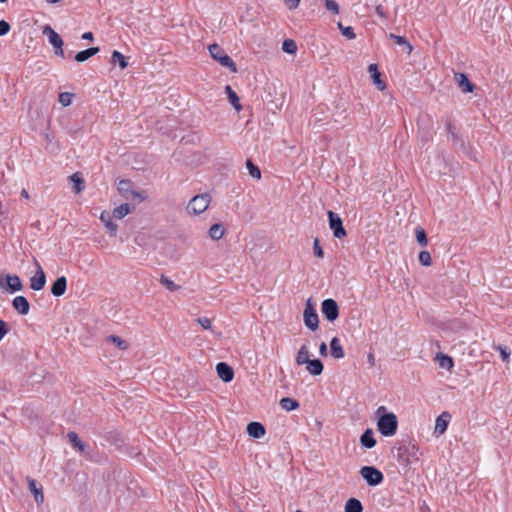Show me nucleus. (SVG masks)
I'll list each match as a JSON object with an SVG mask.
<instances>
[{
	"instance_id": "obj_28",
	"label": "nucleus",
	"mask_w": 512,
	"mask_h": 512,
	"mask_svg": "<svg viewBox=\"0 0 512 512\" xmlns=\"http://www.w3.org/2000/svg\"><path fill=\"white\" fill-rule=\"evenodd\" d=\"M225 90H226L229 102L233 105V107L237 111H240L242 109V106L240 104V100H239V97L236 94V92L229 85H227L225 87Z\"/></svg>"
},
{
	"instance_id": "obj_19",
	"label": "nucleus",
	"mask_w": 512,
	"mask_h": 512,
	"mask_svg": "<svg viewBox=\"0 0 512 512\" xmlns=\"http://www.w3.org/2000/svg\"><path fill=\"white\" fill-rule=\"evenodd\" d=\"M368 72L370 73V76L373 80V83L378 87L380 90H384L386 85L385 83L380 79V72L378 71V67L376 64H370L368 67Z\"/></svg>"
},
{
	"instance_id": "obj_29",
	"label": "nucleus",
	"mask_w": 512,
	"mask_h": 512,
	"mask_svg": "<svg viewBox=\"0 0 512 512\" xmlns=\"http://www.w3.org/2000/svg\"><path fill=\"white\" fill-rule=\"evenodd\" d=\"M309 360H310V353H309L308 347L306 345H302L297 353L296 363L298 365H304V364H307V362Z\"/></svg>"
},
{
	"instance_id": "obj_6",
	"label": "nucleus",
	"mask_w": 512,
	"mask_h": 512,
	"mask_svg": "<svg viewBox=\"0 0 512 512\" xmlns=\"http://www.w3.org/2000/svg\"><path fill=\"white\" fill-rule=\"evenodd\" d=\"M329 227L335 238H343L347 235L340 216L333 211H328Z\"/></svg>"
},
{
	"instance_id": "obj_54",
	"label": "nucleus",
	"mask_w": 512,
	"mask_h": 512,
	"mask_svg": "<svg viewBox=\"0 0 512 512\" xmlns=\"http://www.w3.org/2000/svg\"><path fill=\"white\" fill-rule=\"evenodd\" d=\"M447 131L448 133L451 135H454L456 132V128L451 124V123H448L447 124Z\"/></svg>"
},
{
	"instance_id": "obj_5",
	"label": "nucleus",
	"mask_w": 512,
	"mask_h": 512,
	"mask_svg": "<svg viewBox=\"0 0 512 512\" xmlns=\"http://www.w3.org/2000/svg\"><path fill=\"white\" fill-rule=\"evenodd\" d=\"M359 473L370 486H377L384 479L382 472L373 466H363Z\"/></svg>"
},
{
	"instance_id": "obj_12",
	"label": "nucleus",
	"mask_w": 512,
	"mask_h": 512,
	"mask_svg": "<svg viewBox=\"0 0 512 512\" xmlns=\"http://www.w3.org/2000/svg\"><path fill=\"white\" fill-rule=\"evenodd\" d=\"M451 415L448 412H443L436 418L434 434L440 436L445 433L447 430L448 424L450 422Z\"/></svg>"
},
{
	"instance_id": "obj_9",
	"label": "nucleus",
	"mask_w": 512,
	"mask_h": 512,
	"mask_svg": "<svg viewBox=\"0 0 512 512\" xmlns=\"http://www.w3.org/2000/svg\"><path fill=\"white\" fill-rule=\"evenodd\" d=\"M35 266L36 273L30 278V288L39 291L43 289L46 284V275L38 261H35Z\"/></svg>"
},
{
	"instance_id": "obj_26",
	"label": "nucleus",
	"mask_w": 512,
	"mask_h": 512,
	"mask_svg": "<svg viewBox=\"0 0 512 512\" xmlns=\"http://www.w3.org/2000/svg\"><path fill=\"white\" fill-rule=\"evenodd\" d=\"M99 52L98 47H91L86 50L80 51L75 55V60L77 62H84L88 60L90 57L96 55Z\"/></svg>"
},
{
	"instance_id": "obj_34",
	"label": "nucleus",
	"mask_w": 512,
	"mask_h": 512,
	"mask_svg": "<svg viewBox=\"0 0 512 512\" xmlns=\"http://www.w3.org/2000/svg\"><path fill=\"white\" fill-rule=\"evenodd\" d=\"M129 204H121L113 210V216L117 219H122L130 213Z\"/></svg>"
},
{
	"instance_id": "obj_47",
	"label": "nucleus",
	"mask_w": 512,
	"mask_h": 512,
	"mask_svg": "<svg viewBox=\"0 0 512 512\" xmlns=\"http://www.w3.org/2000/svg\"><path fill=\"white\" fill-rule=\"evenodd\" d=\"M197 322L204 328V329H211V320L207 317H201L197 319Z\"/></svg>"
},
{
	"instance_id": "obj_59",
	"label": "nucleus",
	"mask_w": 512,
	"mask_h": 512,
	"mask_svg": "<svg viewBox=\"0 0 512 512\" xmlns=\"http://www.w3.org/2000/svg\"><path fill=\"white\" fill-rule=\"evenodd\" d=\"M0 286L3 287V279L1 276H0Z\"/></svg>"
},
{
	"instance_id": "obj_52",
	"label": "nucleus",
	"mask_w": 512,
	"mask_h": 512,
	"mask_svg": "<svg viewBox=\"0 0 512 512\" xmlns=\"http://www.w3.org/2000/svg\"><path fill=\"white\" fill-rule=\"evenodd\" d=\"M500 354H501V358L504 360V361H507L509 359V356H510V353L507 352V349L506 348H500Z\"/></svg>"
},
{
	"instance_id": "obj_55",
	"label": "nucleus",
	"mask_w": 512,
	"mask_h": 512,
	"mask_svg": "<svg viewBox=\"0 0 512 512\" xmlns=\"http://www.w3.org/2000/svg\"><path fill=\"white\" fill-rule=\"evenodd\" d=\"M82 39L84 40H93V33L92 32H85L84 34H82Z\"/></svg>"
},
{
	"instance_id": "obj_36",
	"label": "nucleus",
	"mask_w": 512,
	"mask_h": 512,
	"mask_svg": "<svg viewBox=\"0 0 512 512\" xmlns=\"http://www.w3.org/2000/svg\"><path fill=\"white\" fill-rule=\"evenodd\" d=\"M246 166H247V169L249 171V174L251 175V177L259 180L261 179V171L260 169L253 164V162L251 160H247L246 161Z\"/></svg>"
},
{
	"instance_id": "obj_1",
	"label": "nucleus",
	"mask_w": 512,
	"mask_h": 512,
	"mask_svg": "<svg viewBox=\"0 0 512 512\" xmlns=\"http://www.w3.org/2000/svg\"><path fill=\"white\" fill-rule=\"evenodd\" d=\"M376 413L379 416L377 421L378 431L385 437L394 436L398 428L397 416L392 412L387 413L384 406H380Z\"/></svg>"
},
{
	"instance_id": "obj_22",
	"label": "nucleus",
	"mask_w": 512,
	"mask_h": 512,
	"mask_svg": "<svg viewBox=\"0 0 512 512\" xmlns=\"http://www.w3.org/2000/svg\"><path fill=\"white\" fill-rule=\"evenodd\" d=\"M307 371L313 375V376H318L320 375L322 372H323V364L322 362L319 360V359H313V360H309L307 362Z\"/></svg>"
},
{
	"instance_id": "obj_17",
	"label": "nucleus",
	"mask_w": 512,
	"mask_h": 512,
	"mask_svg": "<svg viewBox=\"0 0 512 512\" xmlns=\"http://www.w3.org/2000/svg\"><path fill=\"white\" fill-rule=\"evenodd\" d=\"M360 444L371 449L376 445V439L374 438V432L371 428L366 429L360 437Z\"/></svg>"
},
{
	"instance_id": "obj_50",
	"label": "nucleus",
	"mask_w": 512,
	"mask_h": 512,
	"mask_svg": "<svg viewBox=\"0 0 512 512\" xmlns=\"http://www.w3.org/2000/svg\"><path fill=\"white\" fill-rule=\"evenodd\" d=\"M285 2L290 9H295L296 7H298L300 0H285Z\"/></svg>"
},
{
	"instance_id": "obj_13",
	"label": "nucleus",
	"mask_w": 512,
	"mask_h": 512,
	"mask_svg": "<svg viewBox=\"0 0 512 512\" xmlns=\"http://www.w3.org/2000/svg\"><path fill=\"white\" fill-rule=\"evenodd\" d=\"M216 371L221 380L224 382H231L234 378V371L227 363L219 362L216 365Z\"/></svg>"
},
{
	"instance_id": "obj_42",
	"label": "nucleus",
	"mask_w": 512,
	"mask_h": 512,
	"mask_svg": "<svg viewBox=\"0 0 512 512\" xmlns=\"http://www.w3.org/2000/svg\"><path fill=\"white\" fill-rule=\"evenodd\" d=\"M419 261L424 266H430L432 264L431 255L428 251L424 250L419 253Z\"/></svg>"
},
{
	"instance_id": "obj_43",
	"label": "nucleus",
	"mask_w": 512,
	"mask_h": 512,
	"mask_svg": "<svg viewBox=\"0 0 512 512\" xmlns=\"http://www.w3.org/2000/svg\"><path fill=\"white\" fill-rule=\"evenodd\" d=\"M73 94L63 92L59 95V102L64 106H69L72 102Z\"/></svg>"
},
{
	"instance_id": "obj_57",
	"label": "nucleus",
	"mask_w": 512,
	"mask_h": 512,
	"mask_svg": "<svg viewBox=\"0 0 512 512\" xmlns=\"http://www.w3.org/2000/svg\"><path fill=\"white\" fill-rule=\"evenodd\" d=\"M21 196H22V197H24V198H28V197H29V195H28L27 190L23 189V190L21 191Z\"/></svg>"
},
{
	"instance_id": "obj_58",
	"label": "nucleus",
	"mask_w": 512,
	"mask_h": 512,
	"mask_svg": "<svg viewBox=\"0 0 512 512\" xmlns=\"http://www.w3.org/2000/svg\"><path fill=\"white\" fill-rule=\"evenodd\" d=\"M48 3H52V4H55V3H58L60 0H46Z\"/></svg>"
},
{
	"instance_id": "obj_18",
	"label": "nucleus",
	"mask_w": 512,
	"mask_h": 512,
	"mask_svg": "<svg viewBox=\"0 0 512 512\" xmlns=\"http://www.w3.org/2000/svg\"><path fill=\"white\" fill-rule=\"evenodd\" d=\"M67 437L73 446L74 449L79 451L80 453L86 452V444L79 438L78 434L76 432H69L67 434Z\"/></svg>"
},
{
	"instance_id": "obj_10",
	"label": "nucleus",
	"mask_w": 512,
	"mask_h": 512,
	"mask_svg": "<svg viewBox=\"0 0 512 512\" xmlns=\"http://www.w3.org/2000/svg\"><path fill=\"white\" fill-rule=\"evenodd\" d=\"M130 182L127 180H121L119 182L118 190L122 193L126 198H138L139 201L145 200L146 196L140 192L132 190L130 187Z\"/></svg>"
},
{
	"instance_id": "obj_23",
	"label": "nucleus",
	"mask_w": 512,
	"mask_h": 512,
	"mask_svg": "<svg viewBox=\"0 0 512 512\" xmlns=\"http://www.w3.org/2000/svg\"><path fill=\"white\" fill-rule=\"evenodd\" d=\"M330 349L332 356L336 359H341L345 356L340 340L337 337L332 338L330 342Z\"/></svg>"
},
{
	"instance_id": "obj_61",
	"label": "nucleus",
	"mask_w": 512,
	"mask_h": 512,
	"mask_svg": "<svg viewBox=\"0 0 512 512\" xmlns=\"http://www.w3.org/2000/svg\"><path fill=\"white\" fill-rule=\"evenodd\" d=\"M6 1H7V0H0V2H2V3L6 2Z\"/></svg>"
},
{
	"instance_id": "obj_40",
	"label": "nucleus",
	"mask_w": 512,
	"mask_h": 512,
	"mask_svg": "<svg viewBox=\"0 0 512 512\" xmlns=\"http://www.w3.org/2000/svg\"><path fill=\"white\" fill-rule=\"evenodd\" d=\"M338 27L341 30V33L343 36H345L347 39L351 40L356 37L354 33V29L351 26H343L342 23H338Z\"/></svg>"
},
{
	"instance_id": "obj_60",
	"label": "nucleus",
	"mask_w": 512,
	"mask_h": 512,
	"mask_svg": "<svg viewBox=\"0 0 512 512\" xmlns=\"http://www.w3.org/2000/svg\"><path fill=\"white\" fill-rule=\"evenodd\" d=\"M46 140L51 141L49 134H46Z\"/></svg>"
},
{
	"instance_id": "obj_8",
	"label": "nucleus",
	"mask_w": 512,
	"mask_h": 512,
	"mask_svg": "<svg viewBox=\"0 0 512 512\" xmlns=\"http://www.w3.org/2000/svg\"><path fill=\"white\" fill-rule=\"evenodd\" d=\"M44 34L47 35L49 43L55 48V54L64 57L63 40L50 26L44 29Z\"/></svg>"
},
{
	"instance_id": "obj_56",
	"label": "nucleus",
	"mask_w": 512,
	"mask_h": 512,
	"mask_svg": "<svg viewBox=\"0 0 512 512\" xmlns=\"http://www.w3.org/2000/svg\"><path fill=\"white\" fill-rule=\"evenodd\" d=\"M368 361H369V363H370L372 366L374 365V361H375V359H374V355H373L372 353H370V354L368 355Z\"/></svg>"
},
{
	"instance_id": "obj_62",
	"label": "nucleus",
	"mask_w": 512,
	"mask_h": 512,
	"mask_svg": "<svg viewBox=\"0 0 512 512\" xmlns=\"http://www.w3.org/2000/svg\"><path fill=\"white\" fill-rule=\"evenodd\" d=\"M296 512H302V511H300V510H297Z\"/></svg>"
},
{
	"instance_id": "obj_14",
	"label": "nucleus",
	"mask_w": 512,
	"mask_h": 512,
	"mask_svg": "<svg viewBox=\"0 0 512 512\" xmlns=\"http://www.w3.org/2000/svg\"><path fill=\"white\" fill-rule=\"evenodd\" d=\"M12 306L21 315L29 313L30 304L24 296H16L12 301Z\"/></svg>"
},
{
	"instance_id": "obj_16",
	"label": "nucleus",
	"mask_w": 512,
	"mask_h": 512,
	"mask_svg": "<svg viewBox=\"0 0 512 512\" xmlns=\"http://www.w3.org/2000/svg\"><path fill=\"white\" fill-rule=\"evenodd\" d=\"M66 287H67L66 277H64V276L58 277L55 280V282L52 284L51 293L56 297H60L65 293Z\"/></svg>"
},
{
	"instance_id": "obj_15",
	"label": "nucleus",
	"mask_w": 512,
	"mask_h": 512,
	"mask_svg": "<svg viewBox=\"0 0 512 512\" xmlns=\"http://www.w3.org/2000/svg\"><path fill=\"white\" fill-rule=\"evenodd\" d=\"M247 433L249 436L259 439L262 438L265 433V427L259 422H251L247 426Z\"/></svg>"
},
{
	"instance_id": "obj_41",
	"label": "nucleus",
	"mask_w": 512,
	"mask_h": 512,
	"mask_svg": "<svg viewBox=\"0 0 512 512\" xmlns=\"http://www.w3.org/2000/svg\"><path fill=\"white\" fill-rule=\"evenodd\" d=\"M161 284H163L169 291H176L180 288L177 284H175L169 278L162 276L160 279Z\"/></svg>"
},
{
	"instance_id": "obj_3",
	"label": "nucleus",
	"mask_w": 512,
	"mask_h": 512,
	"mask_svg": "<svg viewBox=\"0 0 512 512\" xmlns=\"http://www.w3.org/2000/svg\"><path fill=\"white\" fill-rule=\"evenodd\" d=\"M211 202V197L208 194H200L194 196L187 205L188 214L199 215L206 211Z\"/></svg>"
},
{
	"instance_id": "obj_33",
	"label": "nucleus",
	"mask_w": 512,
	"mask_h": 512,
	"mask_svg": "<svg viewBox=\"0 0 512 512\" xmlns=\"http://www.w3.org/2000/svg\"><path fill=\"white\" fill-rule=\"evenodd\" d=\"M224 235V228L221 224H214L209 229V236L213 240H219Z\"/></svg>"
},
{
	"instance_id": "obj_45",
	"label": "nucleus",
	"mask_w": 512,
	"mask_h": 512,
	"mask_svg": "<svg viewBox=\"0 0 512 512\" xmlns=\"http://www.w3.org/2000/svg\"><path fill=\"white\" fill-rule=\"evenodd\" d=\"M313 252H314V255L316 257H318V258H323L324 257V252H323L322 247L320 246L318 238L314 239V242H313Z\"/></svg>"
},
{
	"instance_id": "obj_44",
	"label": "nucleus",
	"mask_w": 512,
	"mask_h": 512,
	"mask_svg": "<svg viewBox=\"0 0 512 512\" xmlns=\"http://www.w3.org/2000/svg\"><path fill=\"white\" fill-rule=\"evenodd\" d=\"M325 7L327 10L331 11L333 14L339 13V5L334 0H326L325 1Z\"/></svg>"
},
{
	"instance_id": "obj_7",
	"label": "nucleus",
	"mask_w": 512,
	"mask_h": 512,
	"mask_svg": "<svg viewBox=\"0 0 512 512\" xmlns=\"http://www.w3.org/2000/svg\"><path fill=\"white\" fill-rule=\"evenodd\" d=\"M321 312L328 321H335L339 316L337 302L331 298L325 299L321 304Z\"/></svg>"
},
{
	"instance_id": "obj_51",
	"label": "nucleus",
	"mask_w": 512,
	"mask_h": 512,
	"mask_svg": "<svg viewBox=\"0 0 512 512\" xmlns=\"http://www.w3.org/2000/svg\"><path fill=\"white\" fill-rule=\"evenodd\" d=\"M375 12L381 18H386V14H385L384 9H383V7L381 5L376 6Z\"/></svg>"
},
{
	"instance_id": "obj_21",
	"label": "nucleus",
	"mask_w": 512,
	"mask_h": 512,
	"mask_svg": "<svg viewBox=\"0 0 512 512\" xmlns=\"http://www.w3.org/2000/svg\"><path fill=\"white\" fill-rule=\"evenodd\" d=\"M100 220L104 223L106 229L108 230V232L110 233V235L112 236H115L116 233H117V225L111 220V217L109 215V213L107 212H102L101 215H100Z\"/></svg>"
},
{
	"instance_id": "obj_2",
	"label": "nucleus",
	"mask_w": 512,
	"mask_h": 512,
	"mask_svg": "<svg viewBox=\"0 0 512 512\" xmlns=\"http://www.w3.org/2000/svg\"><path fill=\"white\" fill-rule=\"evenodd\" d=\"M208 49L211 57L214 60L219 62L223 67L228 68L231 72H237V66L235 62L227 55V53L218 44H211Z\"/></svg>"
},
{
	"instance_id": "obj_11",
	"label": "nucleus",
	"mask_w": 512,
	"mask_h": 512,
	"mask_svg": "<svg viewBox=\"0 0 512 512\" xmlns=\"http://www.w3.org/2000/svg\"><path fill=\"white\" fill-rule=\"evenodd\" d=\"M28 488L30 492L33 494L34 499L37 504H42L44 502V493L43 487L40 485L35 479L30 477L27 478Z\"/></svg>"
},
{
	"instance_id": "obj_4",
	"label": "nucleus",
	"mask_w": 512,
	"mask_h": 512,
	"mask_svg": "<svg viewBox=\"0 0 512 512\" xmlns=\"http://www.w3.org/2000/svg\"><path fill=\"white\" fill-rule=\"evenodd\" d=\"M304 324L307 328L315 331L319 327V319L316 312V308L312 303V299L309 298L306 302V306L303 313Z\"/></svg>"
},
{
	"instance_id": "obj_24",
	"label": "nucleus",
	"mask_w": 512,
	"mask_h": 512,
	"mask_svg": "<svg viewBox=\"0 0 512 512\" xmlns=\"http://www.w3.org/2000/svg\"><path fill=\"white\" fill-rule=\"evenodd\" d=\"M456 80L458 82V86L465 93L472 92L474 85L469 81L467 76L463 73L456 74Z\"/></svg>"
},
{
	"instance_id": "obj_49",
	"label": "nucleus",
	"mask_w": 512,
	"mask_h": 512,
	"mask_svg": "<svg viewBox=\"0 0 512 512\" xmlns=\"http://www.w3.org/2000/svg\"><path fill=\"white\" fill-rule=\"evenodd\" d=\"M8 330L6 327L5 321L0 319V341L4 338V336L7 334Z\"/></svg>"
},
{
	"instance_id": "obj_20",
	"label": "nucleus",
	"mask_w": 512,
	"mask_h": 512,
	"mask_svg": "<svg viewBox=\"0 0 512 512\" xmlns=\"http://www.w3.org/2000/svg\"><path fill=\"white\" fill-rule=\"evenodd\" d=\"M6 283L11 293L20 291L23 288L22 282L17 275H7Z\"/></svg>"
},
{
	"instance_id": "obj_35",
	"label": "nucleus",
	"mask_w": 512,
	"mask_h": 512,
	"mask_svg": "<svg viewBox=\"0 0 512 512\" xmlns=\"http://www.w3.org/2000/svg\"><path fill=\"white\" fill-rule=\"evenodd\" d=\"M389 37L391 39H393L395 41L396 44L398 45H403L407 48V52L410 53L412 51V46L411 44L407 41V39L403 36H399V35H395L393 33H391L389 35Z\"/></svg>"
},
{
	"instance_id": "obj_38",
	"label": "nucleus",
	"mask_w": 512,
	"mask_h": 512,
	"mask_svg": "<svg viewBox=\"0 0 512 512\" xmlns=\"http://www.w3.org/2000/svg\"><path fill=\"white\" fill-rule=\"evenodd\" d=\"M282 49L286 53L294 54L297 51V44L294 40L287 39L283 42Z\"/></svg>"
},
{
	"instance_id": "obj_46",
	"label": "nucleus",
	"mask_w": 512,
	"mask_h": 512,
	"mask_svg": "<svg viewBox=\"0 0 512 512\" xmlns=\"http://www.w3.org/2000/svg\"><path fill=\"white\" fill-rule=\"evenodd\" d=\"M10 30V25L4 20H0V36L6 35Z\"/></svg>"
},
{
	"instance_id": "obj_31",
	"label": "nucleus",
	"mask_w": 512,
	"mask_h": 512,
	"mask_svg": "<svg viewBox=\"0 0 512 512\" xmlns=\"http://www.w3.org/2000/svg\"><path fill=\"white\" fill-rule=\"evenodd\" d=\"M436 360L438 361L439 367L442 369L450 370L453 367V360L450 356L438 354Z\"/></svg>"
},
{
	"instance_id": "obj_53",
	"label": "nucleus",
	"mask_w": 512,
	"mask_h": 512,
	"mask_svg": "<svg viewBox=\"0 0 512 512\" xmlns=\"http://www.w3.org/2000/svg\"><path fill=\"white\" fill-rule=\"evenodd\" d=\"M319 352L322 356H327V345L326 343L322 342L319 346Z\"/></svg>"
},
{
	"instance_id": "obj_32",
	"label": "nucleus",
	"mask_w": 512,
	"mask_h": 512,
	"mask_svg": "<svg viewBox=\"0 0 512 512\" xmlns=\"http://www.w3.org/2000/svg\"><path fill=\"white\" fill-rule=\"evenodd\" d=\"M280 406L286 411H292L299 407V403L292 398L285 397L280 400Z\"/></svg>"
},
{
	"instance_id": "obj_30",
	"label": "nucleus",
	"mask_w": 512,
	"mask_h": 512,
	"mask_svg": "<svg viewBox=\"0 0 512 512\" xmlns=\"http://www.w3.org/2000/svg\"><path fill=\"white\" fill-rule=\"evenodd\" d=\"M111 62L113 64H118L121 69H125L128 66L125 56L117 50L113 51Z\"/></svg>"
},
{
	"instance_id": "obj_37",
	"label": "nucleus",
	"mask_w": 512,
	"mask_h": 512,
	"mask_svg": "<svg viewBox=\"0 0 512 512\" xmlns=\"http://www.w3.org/2000/svg\"><path fill=\"white\" fill-rule=\"evenodd\" d=\"M415 235H416V239H417V242L419 243V245L422 247H425L428 243L425 230L421 227H417L415 229Z\"/></svg>"
},
{
	"instance_id": "obj_27",
	"label": "nucleus",
	"mask_w": 512,
	"mask_h": 512,
	"mask_svg": "<svg viewBox=\"0 0 512 512\" xmlns=\"http://www.w3.org/2000/svg\"><path fill=\"white\" fill-rule=\"evenodd\" d=\"M345 512H362L363 511V505L360 502V500L356 498H350L347 500L345 507Z\"/></svg>"
},
{
	"instance_id": "obj_25",
	"label": "nucleus",
	"mask_w": 512,
	"mask_h": 512,
	"mask_svg": "<svg viewBox=\"0 0 512 512\" xmlns=\"http://www.w3.org/2000/svg\"><path fill=\"white\" fill-rule=\"evenodd\" d=\"M70 181L73 183V191L78 194L82 192L85 188L84 179L80 175V173H74L69 177Z\"/></svg>"
},
{
	"instance_id": "obj_39",
	"label": "nucleus",
	"mask_w": 512,
	"mask_h": 512,
	"mask_svg": "<svg viewBox=\"0 0 512 512\" xmlns=\"http://www.w3.org/2000/svg\"><path fill=\"white\" fill-rule=\"evenodd\" d=\"M107 341L112 342L113 344H115L121 350H125V349L128 348L127 342L125 340H123L122 338L116 336V335L108 336L107 337Z\"/></svg>"
},
{
	"instance_id": "obj_48",
	"label": "nucleus",
	"mask_w": 512,
	"mask_h": 512,
	"mask_svg": "<svg viewBox=\"0 0 512 512\" xmlns=\"http://www.w3.org/2000/svg\"><path fill=\"white\" fill-rule=\"evenodd\" d=\"M451 138L454 146H460L461 148L464 147V142L460 139L457 133L451 135Z\"/></svg>"
}]
</instances>
